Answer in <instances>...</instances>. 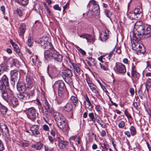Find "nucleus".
Masks as SVG:
<instances>
[{
	"mask_svg": "<svg viewBox=\"0 0 151 151\" xmlns=\"http://www.w3.org/2000/svg\"><path fill=\"white\" fill-rule=\"evenodd\" d=\"M115 69L116 72L119 73L124 74L126 71L125 65L121 63H119L116 64Z\"/></svg>",
	"mask_w": 151,
	"mask_h": 151,
	"instance_id": "8",
	"label": "nucleus"
},
{
	"mask_svg": "<svg viewBox=\"0 0 151 151\" xmlns=\"http://www.w3.org/2000/svg\"><path fill=\"white\" fill-rule=\"evenodd\" d=\"M39 127L37 125H32L30 127V130L32 132L33 134L38 135L40 134L39 131Z\"/></svg>",
	"mask_w": 151,
	"mask_h": 151,
	"instance_id": "21",
	"label": "nucleus"
},
{
	"mask_svg": "<svg viewBox=\"0 0 151 151\" xmlns=\"http://www.w3.org/2000/svg\"><path fill=\"white\" fill-rule=\"evenodd\" d=\"M87 82L89 87L93 92L96 94H98V89L96 86L93 83H88V82Z\"/></svg>",
	"mask_w": 151,
	"mask_h": 151,
	"instance_id": "27",
	"label": "nucleus"
},
{
	"mask_svg": "<svg viewBox=\"0 0 151 151\" xmlns=\"http://www.w3.org/2000/svg\"><path fill=\"white\" fill-rule=\"evenodd\" d=\"M134 26V31H137L138 33V35H144L145 27L141 22H138L135 23Z\"/></svg>",
	"mask_w": 151,
	"mask_h": 151,
	"instance_id": "6",
	"label": "nucleus"
},
{
	"mask_svg": "<svg viewBox=\"0 0 151 151\" xmlns=\"http://www.w3.org/2000/svg\"><path fill=\"white\" fill-rule=\"evenodd\" d=\"M14 50L17 52H20V50L19 48L18 45L16 44L14 45V46H13Z\"/></svg>",
	"mask_w": 151,
	"mask_h": 151,
	"instance_id": "53",
	"label": "nucleus"
},
{
	"mask_svg": "<svg viewBox=\"0 0 151 151\" xmlns=\"http://www.w3.org/2000/svg\"><path fill=\"white\" fill-rule=\"evenodd\" d=\"M42 129L46 131H49V128L48 126L46 124L44 125L42 127Z\"/></svg>",
	"mask_w": 151,
	"mask_h": 151,
	"instance_id": "48",
	"label": "nucleus"
},
{
	"mask_svg": "<svg viewBox=\"0 0 151 151\" xmlns=\"http://www.w3.org/2000/svg\"><path fill=\"white\" fill-rule=\"evenodd\" d=\"M129 92L132 95L134 94V90L133 88H130L129 89Z\"/></svg>",
	"mask_w": 151,
	"mask_h": 151,
	"instance_id": "62",
	"label": "nucleus"
},
{
	"mask_svg": "<svg viewBox=\"0 0 151 151\" xmlns=\"http://www.w3.org/2000/svg\"><path fill=\"white\" fill-rule=\"evenodd\" d=\"M87 63L90 66H94L96 64V62L94 59L90 57L88 58Z\"/></svg>",
	"mask_w": 151,
	"mask_h": 151,
	"instance_id": "29",
	"label": "nucleus"
},
{
	"mask_svg": "<svg viewBox=\"0 0 151 151\" xmlns=\"http://www.w3.org/2000/svg\"><path fill=\"white\" fill-rule=\"evenodd\" d=\"M45 39H46V38L45 37L40 38L37 42L39 45L44 49L46 48L47 45V40H45Z\"/></svg>",
	"mask_w": 151,
	"mask_h": 151,
	"instance_id": "20",
	"label": "nucleus"
},
{
	"mask_svg": "<svg viewBox=\"0 0 151 151\" xmlns=\"http://www.w3.org/2000/svg\"><path fill=\"white\" fill-rule=\"evenodd\" d=\"M17 96L19 99H22L24 102H28L30 98L29 93L25 91L19 92L17 94Z\"/></svg>",
	"mask_w": 151,
	"mask_h": 151,
	"instance_id": "11",
	"label": "nucleus"
},
{
	"mask_svg": "<svg viewBox=\"0 0 151 151\" xmlns=\"http://www.w3.org/2000/svg\"><path fill=\"white\" fill-rule=\"evenodd\" d=\"M28 45L29 46L31 47L32 45V42L31 37H29L28 40Z\"/></svg>",
	"mask_w": 151,
	"mask_h": 151,
	"instance_id": "57",
	"label": "nucleus"
},
{
	"mask_svg": "<svg viewBox=\"0 0 151 151\" xmlns=\"http://www.w3.org/2000/svg\"><path fill=\"white\" fill-rule=\"evenodd\" d=\"M94 13V14L96 15H99L100 14V8L99 5L95 7H92L91 9Z\"/></svg>",
	"mask_w": 151,
	"mask_h": 151,
	"instance_id": "30",
	"label": "nucleus"
},
{
	"mask_svg": "<svg viewBox=\"0 0 151 151\" xmlns=\"http://www.w3.org/2000/svg\"><path fill=\"white\" fill-rule=\"evenodd\" d=\"M93 14H94V13L91 10L87 12V15L88 17H91L93 15Z\"/></svg>",
	"mask_w": 151,
	"mask_h": 151,
	"instance_id": "46",
	"label": "nucleus"
},
{
	"mask_svg": "<svg viewBox=\"0 0 151 151\" xmlns=\"http://www.w3.org/2000/svg\"><path fill=\"white\" fill-rule=\"evenodd\" d=\"M61 73L63 79L66 83H69L71 82L73 74L70 70L67 69L63 70L62 71Z\"/></svg>",
	"mask_w": 151,
	"mask_h": 151,
	"instance_id": "3",
	"label": "nucleus"
},
{
	"mask_svg": "<svg viewBox=\"0 0 151 151\" xmlns=\"http://www.w3.org/2000/svg\"><path fill=\"white\" fill-rule=\"evenodd\" d=\"M64 96H65L63 97H60L59 96V97L57 98L55 100L56 104L58 105H60L61 104L63 101V98L64 97Z\"/></svg>",
	"mask_w": 151,
	"mask_h": 151,
	"instance_id": "39",
	"label": "nucleus"
},
{
	"mask_svg": "<svg viewBox=\"0 0 151 151\" xmlns=\"http://www.w3.org/2000/svg\"><path fill=\"white\" fill-rule=\"evenodd\" d=\"M129 129L130 133L132 136H134L136 134V130L135 127L134 126H131Z\"/></svg>",
	"mask_w": 151,
	"mask_h": 151,
	"instance_id": "37",
	"label": "nucleus"
},
{
	"mask_svg": "<svg viewBox=\"0 0 151 151\" xmlns=\"http://www.w3.org/2000/svg\"><path fill=\"white\" fill-rule=\"evenodd\" d=\"M88 116L91 121L95 122V119L94 114L93 113H90L88 114Z\"/></svg>",
	"mask_w": 151,
	"mask_h": 151,
	"instance_id": "44",
	"label": "nucleus"
},
{
	"mask_svg": "<svg viewBox=\"0 0 151 151\" xmlns=\"http://www.w3.org/2000/svg\"><path fill=\"white\" fill-rule=\"evenodd\" d=\"M146 84L147 86L151 87V81H147L146 82Z\"/></svg>",
	"mask_w": 151,
	"mask_h": 151,
	"instance_id": "60",
	"label": "nucleus"
},
{
	"mask_svg": "<svg viewBox=\"0 0 151 151\" xmlns=\"http://www.w3.org/2000/svg\"><path fill=\"white\" fill-rule=\"evenodd\" d=\"M44 101L47 107L42 109V112L46 117L48 118L50 116V114L51 113L52 111V108L49 104V101L46 99L44 98Z\"/></svg>",
	"mask_w": 151,
	"mask_h": 151,
	"instance_id": "4",
	"label": "nucleus"
},
{
	"mask_svg": "<svg viewBox=\"0 0 151 151\" xmlns=\"http://www.w3.org/2000/svg\"><path fill=\"white\" fill-rule=\"evenodd\" d=\"M52 59H53L55 61L57 62H61L63 60V56L60 55L59 52L55 50L54 52L53 53Z\"/></svg>",
	"mask_w": 151,
	"mask_h": 151,
	"instance_id": "14",
	"label": "nucleus"
},
{
	"mask_svg": "<svg viewBox=\"0 0 151 151\" xmlns=\"http://www.w3.org/2000/svg\"><path fill=\"white\" fill-rule=\"evenodd\" d=\"M99 64L101 69L105 71H109V70L108 68V65H107V66L104 65L101 63H100Z\"/></svg>",
	"mask_w": 151,
	"mask_h": 151,
	"instance_id": "42",
	"label": "nucleus"
},
{
	"mask_svg": "<svg viewBox=\"0 0 151 151\" xmlns=\"http://www.w3.org/2000/svg\"><path fill=\"white\" fill-rule=\"evenodd\" d=\"M1 11L3 12V13H5V8L4 6H2L1 7Z\"/></svg>",
	"mask_w": 151,
	"mask_h": 151,
	"instance_id": "63",
	"label": "nucleus"
},
{
	"mask_svg": "<svg viewBox=\"0 0 151 151\" xmlns=\"http://www.w3.org/2000/svg\"><path fill=\"white\" fill-rule=\"evenodd\" d=\"M17 88L19 92L25 91L27 89L25 84L22 82L17 83Z\"/></svg>",
	"mask_w": 151,
	"mask_h": 151,
	"instance_id": "16",
	"label": "nucleus"
},
{
	"mask_svg": "<svg viewBox=\"0 0 151 151\" xmlns=\"http://www.w3.org/2000/svg\"><path fill=\"white\" fill-rule=\"evenodd\" d=\"M115 48H114L113 50L108 55V57L109 58V59L114 54V52L115 51Z\"/></svg>",
	"mask_w": 151,
	"mask_h": 151,
	"instance_id": "58",
	"label": "nucleus"
},
{
	"mask_svg": "<svg viewBox=\"0 0 151 151\" xmlns=\"http://www.w3.org/2000/svg\"><path fill=\"white\" fill-rule=\"evenodd\" d=\"M12 62L16 66H18L19 62L17 59L13 58L12 59Z\"/></svg>",
	"mask_w": 151,
	"mask_h": 151,
	"instance_id": "45",
	"label": "nucleus"
},
{
	"mask_svg": "<svg viewBox=\"0 0 151 151\" xmlns=\"http://www.w3.org/2000/svg\"><path fill=\"white\" fill-rule=\"evenodd\" d=\"M128 17L129 18L131 19H139L137 17V16L134 13V12L130 13L128 15Z\"/></svg>",
	"mask_w": 151,
	"mask_h": 151,
	"instance_id": "40",
	"label": "nucleus"
},
{
	"mask_svg": "<svg viewBox=\"0 0 151 151\" xmlns=\"http://www.w3.org/2000/svg\"><path fill=\"white\" fill-rule=\"evenodd\" d=\"M124 126L125 123L123 121H121L118 124V127L119 128H123Z\"/></svg>",
	"mask_w": 151,
	"mask_h": 151,
	"instance_id": "47",
	"label": "nucleus"
},
{
	"mask_svg": "<svg viewBox=\"0 0 151 151\" xmlns=\"http://www.w3.org/2000/svg\"><path fill=\"white\" fill-rule=\"evenodd\" d=\"M131 77L132 78L133 81H137L139 77V74L137 72L136 67L133 65L131 68Z\"/></svg>",
	"mask_w": 151,
	"mask_h": 151,
	"instance_id": "10",
	"label": "nucleus"
},
{
	"mask_svg": "<svg viewBox=\"0 0 151 151\" xmlns=\"http://www.w3.org/2000/svg\"><path fill=\"white\" fill-rule=\"evenodd\" d=\"M77 49L83 55H84L86 54V52L85 51L79 47H78Z\"/></svg>",
	"mask_w": 151,
	"mask_h": 151,
	"instance_id": "49",
	"label": "nucleus"
},
{
	"mask_svg": "<svg viewBox=\"0 0 151 151\" xmlns=\"http://www.w3.org/2000/svg\"><path fill=\"white\" fill-rule=\"evenodd\" d=\"M52 87L54 89L58 90L59 96L63 97L67 94V91L64 82L62 80L56 81Z\"/></svg>",
	"mask_w": 151,
	"mask_h": 151,
	"instance_id": "1",
	"label": "nucleus"
},
{
	"mask_svg": "<svg viewBox=\"0 0 151 151\" xmlns=\"http://www.w3.org/2000/svg\"><path fill=\"white\" fill-rule=\"evenodd\" d=\"M43 145L40 142H38L35 144L32 145V147L37 150H40L43 147Z\"/></svg>",
	"mask_w": 151,
	"mask_h": 151,
	"instance_id": "31",
	"label": "nucleus"
},
{
	"mask_svg": "<svg viewBox=\"0 0 151 151\" xmlns=\"http://www.w3.org/2000/svg\"><path fill=\"white\" fill-rule=\"evenodd\" d=\"M4 149V147L2 142L0 140V151H2Z\"/></svg>",
	"mask_w": 151,
	"mask_h": 151,
	"instance_id": "54",
	"label": "nucleus"
},
{
	"mask_svg": "<svg viewBox=\"0 0 151 151\" xmlns=\"http://www.w3.org/2000/svg\"><path fill=\"white\" fill-rule=\"evenodd\" d=\"M144 35L147 36L148 37H151V28L147 27L145 31Z\"/></svg>",
	"mask_w": 151,
	"mask_h": 151,
	"instance_id": "38",
	"label": "nucleus"
},
{
	"mask_svg": "<svg viewBox=\"0 0 151 151\" xmlns=\"http://www.w3.org/2000/svg\"><path fill=\"white\" fill-rule=\"evenodd\" d=\"M58 145L60 149L65 148L66 146L68 144V143L66 141L61 139L59 137H58Z\"/></svg>",
	"mask_w": 151,
	"mask_h": 151,
	"instance_id": "24",
	"label": "nucleus"
},
{
	"mask_svg": "<svg viewBox=\"0 0 151 151\" xmlns=\"http://www.w3.org/2000/svg\"><path fill=\"white\" fill-rule=\"evenodd\" d=\"M26 29V25L24 23H22L19 27L18 32L20 36H23Z\"/></svg>",
	"mask_w": 151,
	"mask_h": 151,
	"instance_id": "22",
	"label": "nucleus"
},
{
	"mask_svg": "<svg viewBox=\"0 0 151 151\" xmlns=\"http://www.w3.org/2000/svg\"><path fill=\"white\" fill-rule=\"evenodd\" d=\"M1 128L2 131V135L5 140L9 139L10 138V135L7 125L5 124H3L1 125Z\"/></svg>",
	"mask_w": 151,
	"mask_h": 151,
	"instance_id": "9",
	"label": "nucleus"
},
{
	"mask_svg": "<svg viewBox=\"0 0 151 151\" xmlns=\"http://www.w3.org/2000/svg\"><path fill=\"white\" fill-rule=\"evenodd\" d=\"M71 64L72 65H70V67L73 68L74 69V71H76L75 73V75L76 77L78 76V75H80L81 73V70L79 68L78 65L76 63H74L70 62Z\"/></svg>",
	"mask_w": 151,
	"mask_h": 151,
	"instance_id": "18",
	"label": "nucleus"
},
{
	"mask_svg": "<svg viewBox=\"0 0 151 151\" xmlns=\"http://www.w3.org/2000/svg\"><path fill=\"white\" fill-rule=\"evenodd\" d=\"M96 121L101 126L102 128L105 127V125L104 126L103 124L101 123V122H103V121L101 120V119L100 117V118H96Z\"/></svg>",
	"mask_w": 151,
	"mask_h": 151,
	"instance_id": "43",
	"label": "nucleus"
},
{
	"mask_svg": "<svg viewBox=\"0 0 151 151\" xmlns=\"http://www.w3.org/2000/svg\"><path fill=\"white\" fill-rule=\"evenodd\" d=\"M78 35L80 37L86 39L87 40V42L88 43L89 42L91 43L92 42L93 43V42L94 41L93 37L91 35L86 34H83L81 35Z\"/></svg>",
	"mask_w": 151,
	"mask_h": 151,
	"instance_id": "15",
	"label": "nucleus"
},
{
	"mask_svg": "<svg viewBox=\"0 0 151 151\" xmlns=\"http://www.w3.org/2000/svg\"><path fill=\"white\" fill-rule=\"evenodd\" d=\"M53 8L55 10L60 11L61 10V8L58 5L56 4L53 6Z\"/></svg>",
	"mask_w": 151,
	"mask_h": 151,
	"instance_id": "52",
	"label": "nucleus"
},
{
	"mask_svg": "<svg viewBox=\"0 0 151 151\" xmlns=\"http://www.w3.org/2000/svg\"><path fill=\"white\" fill-rule=\"evenodd\" d=\"M0 108L1 114L4 116L6 115L8 110L7 108L3 105L1 106Z\"/></svg>",
	"mask_w": 151,
	"mask_h": 151,
	"instance_id": "35",
	"label": "nucleus"
},
{
	"mask_svg": "<svg viewBox=\"0 0 151 151\" xmlns=\"http://www.w3.org/2000/svg\"><path fill=\"white\" fill-rule=\"evenodd\" d=\"M130 133L129 131H127L124 132V134L127 135L128 137H131Z\"/></svg>",
	"mask_w": 151,
	"mask_h": 151,
	"instance_id": "61",
	"label": "nucleus"
},
{
	"mask_svg": "<svg viewBox=\"0 0 151 151\" xmlns=\"http://www.w3.org/2000/svg\"><path fill=\"white\" fill-rule=\"evenodd\" d=\"M26 79L27 85V87L29 88H32L33 84V79L28 76H26Z\"/></svg>",
	"mask_w": 151,
	"mask_h": 151,
	"instance_id": "26",
	"label": "nucleus"
},
{
	"mask_svg": "<svg viewBox=\"0 0 151 151\" xmlns=\"http://www.w3.org/2000/svg\"><path fill=\"white\" fill-rule=\"evenodd\" d=\"M55 50L54 49H49L44 52V56L46 60H48L52 59L53 53L54 52Z\"/></svg>",
	"mask_w": 151,
	"mask_h": 151,
	"instance_id": "13",
	"label": "nucleus"
},
{
	"mask_svg": "<svg viewBox=\"0 0 151 151\" xmlns=\"http://www.w3.org/2000/svg\"><path fill=\"white\" fill-rule=\"evenodd\" d=\"M77 137L76 135L72 136L70 138L69 140H74L75 139L77 138Z\"/></svg>",
	"mask_w": 151,
	"mask_h": 151,
	"instance_id": "64",
	"label": "nucleus"
},
{
	"mask_svg": "<svg viewBox=\"0 0 151 151\" xmlns=\"http://www.w3.org/2000/svg\"><path fill=\"white\" fill-rule=\"evenodd\" d=\"M95 108L96 110L98 112H100L102 109L101 107L99 105H97L96 106Z\"/></svg>",
	"mask_w": 151,
	"mask_h": 151,
	"instance_id": "55",
	"label": "nucleus"
},
{
	"mask_svg": "<svg viewBox=\"0 0 151 151\" xmlns=\"http://www.w3.org/2000/svg\"><path fill=\"white\" fill-rule=\"evenodd\" d=\"M70 100L75 106H77V104L78 103L79 101L76 96H72L70 98Z\"/></svg>",
	"mask_w": 151,
	"mask_h": 151,
	"instance_id": "32",
	"label": "nucleus"
},
{
	"mask_svg": "<svg viewBox=\"0 0 151 151\" xmlns=\"http://www.w3.org/2000/svg\"><path fill=\"white\" fill-rule=\"evenodd\" d=\"M105 13L106 17L109 18L110 17V12L109 10L105 9Z\"/></svg>",
	"mask_w": 151,
	"mask_h": 151,
	"instance_id": "50",
	"label": "nucleus"
},
{
	"mask_svg": "<svg viewBox=\"0 0 151 151\" xmlns=\"http://www.w3.org/2000/svg\"><path fill=\"white\" fill-rule=\"evenodd\" d=\"M9 86L8 78L5 75H4L0 80V89H4L9 88Z\"/></svg>",
	"mask_w": 151,
	"mask_h": 151,
	"instance_id": "7",
	"label": "nucleus"
},
{
	"mask_svg": "<svg viewBox=\"0 0 151 151\" xmlns=\"http://www.w3.org/2000/svg\"><path fill=\"white\" fill-rule=\"evenodd\" d=\"M73 109L72 104L70 103H67L64 106V110L67 111H70Z\"/></svg>",
	"mask_w": 151,
	"mask_h": 151,
	"instance_id": "33",
	"label": "nucleus"
},
{
	"mask_svg": "<svg viewBox=\"0 0 151 151\" xmlns=\"http://www.w3.org/2000/svg\"><path fill=\"white\" fill-rule=\"evenodd\" d=\"M133 12L137 16L138 19L141 18L143 15V10L142 8L140 6H138L135 8Z\"/></svg>",
	"mask_w": 151,
	"mask_h": 151,
	"instance_id": "17",
	"label": "nucleus"
},
{
	"mask_svg": "<svg viewBox=\"0 0 151 151\" xmlns=\"http://www.w3.org/2000/svg\"><path fill=\"white\" fill-rule=\"evenodd\" d=\"M91 5H93L92 7H95L98 5V2L94 0H91L87 5L88 7L89 8Z\"/></svg>",
	"mask_w": 151,
	"mask_h": 151,
	"instance_id": "34",
	"label": "nucleus"
},
{
	"mask_svg": "<svg viewBox=\"0 0 151 151\" xmlns=\"http://www.w3.org/2000/svg\"><path fill=\"white\" fill-rule=\"evenodd\" d=\"M24 7L21 6L17 8L16 10L17 15L19 17L22 16L24 11Z\"/></svg>",
	"mask_w": 151,
	"mask_h": 151,
	"instance_id": "28",
	"label": "nucleus"
},
{
	"mask_svg": "<svg viewBox=\"0 0 151 151\" xmlns=\"http://www.w3.org/2000/svg\"><path fill=\"white\" fill-rule=\"evenodd\" d=\"M27 115L29 119L32 121L36 119L38 116V113L36 110L33 107H31L27 110Z\"/></svg>",
	"mask_w": 151,
	"mask_h": 151,
	"instance_id": "5",
	"label": "nucleus"
},
{
	"mask_svg": "<svg viewBox=\"0 0 151 151\" xmlns=\"http://www.w3.org/2000/svg\"><path fill=\"white\" fill-rule=\"evenodd\" d=\"M88 106H86V108H87L88 109L89 111H91L92 109V107L91 106V102L88 103Z\"/></svg>",
	"mask_w": 151,
	"mask_h": 151,
	"instance_id": "56",
	"label": "nucleus"
},
{
	"mask_svg": "<svg viewBox=\"0 0 151 151\" xmlns=\"http://www.w3.org/2000/svg\"><path fill=\"white\" fill-rule=\"evenodd\" d=\"M18 3L21 5H26L28 3V0H16Z\"/></svg>",
	"mask_w": 151,
	"mask_h": 151,
	"instance_id": "41",
	"label": "nucleus"
},
{
	"mask_svg": "<svg viewBox=\"0 0 151 151\" xmlns=\"http://www.w3.org/2000/svg\"><path fill=\"white\" fill-rule=\"evenodd\" d=\"M11 75V81L13 82L12 84L14 83L15 81H17L18 78L20 77V74L17 70H11L10 72Z\"/></svg>",
	"mask_w": 151,
	"mask_h": 151,
	"instance_id": "12",
	"label": "nucleus"
},
{
	"mask_svg": "<svg viewBox=\"0 0 151 151\" xmlns=\"http://www.w3.org/2000/svg\"><path fill=\"white\" fill-rule=\"evenodd\" d=\"M9 101L7 102L9 104H12L13 107H16L19 104L18 99L14 96L11 97Z\"/></svg>",
	"mask_w": 151,
	"mask_h": 151,
	"instance_id": "19",
	"label": "nucleus"
},
{
	"mask_svg": "<svg viewBox=\"0 0 151 151\" xmlns=\"http://www.w3.org/2000/svg\"><path fill=\"white\" fill-rule=\"evenodd\" d=\"M0 90L1 91L3 98L7 102H9L10 97L8 96L6 88L4 89H0Z\"/></svg>",
	"mask_w": 151,
	"mask_h": 151,
	"instance_id": "25",
	"label": "nucleus"
},
{
	"mask_svg": "<svg viewBox=\"0 0 151 151\" xmlns=\"http://www.w3.org/2000/svg\"><path fill=\"white\" fill-rule=\"evenodd\" d=\"M7 66L6 64L2 63L0 65V71L3 73L4 71H7Z\"/></svg>",
	"mask_w": 151,
	"mask_h": 151,
	"instance_id": "36",
	"label": "nucleus"
},
{
	"mask_svg": "<svg viewBox=\"0 0 151 151\" xmlns=\"http://www.w3.org/2000/svg\"><path fill=\"white\" fill-rule=\"evenodd\" d=\"M45 151H53L52 148L46 146H45Z\"/></svg>",
	"mask_w": 151,
	"mask_h": 151,
	"instance_id": "59",
	"label": "nucleus"
},
{
	"mask_svg": "<svg viewBox=\"0 0 151 151\" xmlns=\"http://www.w3.org/2000/svg\"><path fill=\"white\" fill-rule=\"evenodd\" d=\"M109 30L106 29L105 30L104 34H101L100 35L101 40L102 42L105 41L109 38Z\"/></svg>",
	"mask_w": 151,
	"mask_h": 151,
	"instance_id": "23",
	"label": "nucleus"
},
{
	"mask_svg": "<svg viewBox=\"0 0 151 151\" xmlns=\"http://www.w3.org/2000/svg\"><path fill=\"white\" fill-rule=\"evenodd\" d=\"M124 114L125 115L127 116L128 118L130 119L131 118V116L128 113L127 111L126 110H125L124 111Z\"/></svg>",
	"mask_w": 151,
	"mask_h": 151,
	"instance_id": "51",
	"label": "nucleus"
},
{
	"mask_svg": "<svg viewBox=\"0 0 151 151\" xmlns=\"http://www.w3.org/2000/svg\"><path fill=\"white\" fill-rule=\"evenodd\" d=\"M55 119L59 128L62 130L65 127L66 123L63 117L59 113L57 112L54 115Z\"/></svg>",
	"mask_w": 151,
	"mask_h": 151,
	"instance_id": "2",
	"label": "nucleus"
}]
</instances>
